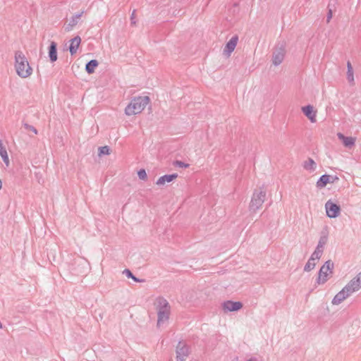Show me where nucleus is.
<instances>
[{"label": "nucleus", "instance_id": "6e6552de", "mask_svg": "<svg viewBox=\"0 0 361 361\" xmlns=\"http://www.w3.org/2000/svg\"><path fill=\"white\" fill-rule=\"evenodd\" d=\"M243 305L240 301L226 300L222 303V308L225 312H237L243 307Z\"/></svg>", "mask_w": 361, "mask_h": 361}, {"label": "nucleus", "instance_id": "1a4fd4ad", "mask_svg": "<svg viewBox=\"0 0 361 361\" xmlns=\"http://www.w3.org/2000/svg\"><path fill=\"white\" fill-rule=\"evenodd\" d=\"M238 42V36L233 35L228 42H226L224 49V54L226 56H230L231 54L234 51L237 43Z\"/></svg>", "mask_w": 361, "mask_h": 361}, {"label": "nucleus", "instance_id": "aec40b11", "mask_svg": "<svg viewBox=\"0 0 361 361\" xmlns=\"http://www.w3.org/2000/svg\"><path fill=\"white\" fill-rule=\"evenodd\" d=\"M99 66V62L96 59H92L89 61L85 65V71L88 74H92L94 73L96 68Z\"/></svg>", "mask_w": 361, "mask_h": 361}, {"label": "nucleus", "instance_id": "4468645a", "mask_svg": "<svg viewBox=\"0 0 361 361\" xmlns=\"http://www.w3.org/2000/svg\"><path fill=\"white\" fill-rule=\"evenodd\" d=\"M337 137L343 142V145L345 147H352L354 146L356 138L353 137H346L343 134L338 133Z\"/></svg>", "mask_w": 361, "mask_h": 361}, {"label": "nucleus", "instance_id": "393cba45", "mask_svg": "<svg viewBox=\"0 0 361 361\" xmlns=\"http://www.w3.org/2000/svg\"><path fill=\"white\" fill-rule=\"evenodd\" d=\"M304 167L309 171H314L316 169V163L313 159H309L304 163Z\"/></svg>", "mask_w": 361, "mask_h": 361}, {"label": "nucleus", "instance_id": "cd10ccee", "mask_svg": "<svg viewBox=\"0 0 361 361\" xmlns=\"http://www.w3.org/2000/svg\"><path fill=\"white\" fill-rule=\"evenodd\" d=\"M173 165L176 167L185 168V169L188 168L190 166L189 164L185 163L180 160H175L173 162Z\"/></svg>", "mask_w": 361, "mask_h": 361}, {"label": "nucleus", "instance_id": "7ed1b4c3", "mask_svg": "<svg viewBox=\"0 0 361 361\" xmlns=\"http://www.w3.org/2000/svg\"><path fill=\"white\" fill-rule=\"evenodd\" d=\"M89 269L88 262L85 258L78 257L73 260L70 271L73 275L83 276L87 273Z\"/></svg>", "mask_w": 361, "mask_h": 361}, {"label": "nucleus", "instance_id": "4be33fe9", "mask_svg": "<svg viewBox=\"0 0 361 361\" xmlns=\"http://www.w3.org/2000/svg\"><path fill=\"white\" fill-rule=\"evenodd\" d=\"M170 312L158 311L157 325L159 326L161 323L167 321L169 318Z\"/></svg>", "mask_w": 361, "mask_h": 361}, {"label": "nucleus", "instance_id": "f3484780", "mask_svg": "<svg viewBox=\"0 0 361 361\" xmlns=\"http://www.w3.org/2000/svg\"><path fill=\"white\" fill-rule=\"evenodd\" d=\"M70 45L68 47L69 51L71 55L75 54L77 52V50L81 43V38L80 36L77 35L72 38L70 40Z\"/></svg>", "mask_w": 361, "mask_h": 361}, {"label": "nucleus", "instance_id": "bb28decb", "mask_svg": "<svg viewBox=\"0 0 361 361\" xmlns=\"http://www.w3.org/2000/svg\"><path fill=\"white\" fill-rule=\"evenodd\" d=\"M322 255V249L320 247H318L317 250L313 252L310 259H313L316 262L320 259Z\"/></svg>", "mask_w": 361, "mask_h": 361}, {"label": "nucleus", "instance_id": "c756f323", "mask_svg": "<svg viewBox=\"0 0 361 361\" xmlns=\"http://www.w3.org/2000/svg\"><path fill=\"white\" fill-rule=\"evenodd\" d=\"M137 176H138V178L142 180H146L147 179V174L145 169H140L137 171Z\"/></svg>", "mask_w": 361, "mask_h": 361}, {"label": "nucleus", "instance_id": "9d476101", "mask_svg": "<svg viewBox=\"0 0 361 361\" xmlns=\"http://www.w3.org/2000/svg\"><path fill=\"white\" fill-rule=\"evenodd\" d=\"M301 110L310 122L315 123L317 121V111L313 106L307 105L302 106Z\"/></svg>", "mask_w": 361, "mask_h": 361}, {"label": "nucleus", "instance_id": "20e7f679", "mask_svg": "<svg viewBox=\"0 0 361 361\" xmlns=\"http://www.w3.org/2000/svg\"><path fill=\"white\" fill-rule=\"evenodd\" d=\"M333 267L334 264L331 261H327L321 267L318 276V283H324L327 281L328 278L332 274Z\"/></svg>", "mask_w": 361, "mask_h": 361}, {"label": "nucleus", "instance_id": "f8f14e48", "mask_svg": "<svg viewBox=\"0 0 361 361\" xmlns=\"http://www.w3.org/2000/svg\"><path fill=\"white\" fill-rule=\"evenodd\" d=\"M48 55L49 61L51 63H54L57 61L58 55H57V43L51 41L49 47H48Z\"/></svg>", "mask_w": 361, "mask_h": 361}, {"label": "nucleus", "instance_id": "39448f33", "mask_svg": "<svg viewBox=\"0 0 361 361\" xmlns=\"http://www.w3.org/2000/svg\"><path fill=\"white\" fill-rule=\"evenodd\" d=\"M264 191L260 190V192H255L250 204V210L252 212H255L256 210H257L264 202Z\"/></svg>", "mask_w": 361, "mask_h": 361}, {"label": "nucleus", "instance_id": "c85d7f7f", "mask_svg": "<svg viewBox=\"0 0 361 361\" xmlns=\"http://www.w3.org/2000/svg\"><path fill=\"white\" fill-rule=\"evenodd\" d=\"M316 264H317V262L315 261L310 259L305 266V271H311L312 269H313L314 268V267L316 266Z\"/></svg>", "mask_w": 361, "mask_h": 361}, {"label": "nucleus", "instance_id": "7c9ffc66", "mask_svg": "<svg viewBox=\"0 0 361 361\" xmlns=\"http://www.w3.org/2000/svg\"><path fill=\"white\" fill-rule=\"evenodd\" d=\"M23 126L25 129L32 131L36 135L37 134V130L33 126H31L28 123H24Z\"/></svg>", "mask_w": 361, "mask_h": 361}, {"label": "nucleus", "instance_id": "a878e982", "mask_svg": "<svg viewBox=\"0 0 361 361\" xmlns=\"http://www.w3.org/2000/svg\"><path fill=\"white\" fill-rule=\"evenodd\" d=\"M111 153V149L109 146L105 145L102 147H99L98 148V155L102 157L103 155H109Z\"/></svg>", "mask_w": 361, "mask_h": 361}, {"label": "nucleus", "instance_id": "4c0bfd02", "mask_svg": "<svg viewBox=\"0 0 361 361\" xmlns=\"http://www.w3.org/2000/svg\"><path fill=\"white\" fill-rule=\"evenodd\" d=\"M3 328V324L1 323V322L0 321V329Z\"/></svg>", "mask_w": 361, "mask_h": 361}, {"label": "nucleus", "instance_id": "72a5a7b5", "mask_svg": "<svg viewBox=\"0 0 361 361\" xmlns=\"http://www.w3.org/2000/svg\"><path fill=\"white\" fill-rule=\"evenodd\" d=\"M135 10H133V11L131 14V16H130L131 24H135Z\"/></svg>", "mask_w": 361, "mask_h": 361}, {"label": "nucleus", "instance_id": "b1692460", "mask_svg": "<svg viewBox=\"0 0 361 361\" xmlns=\"http://www.w3.org/2000/svg\"><path fill=\"white\" fill-rule=\"evenodd\" d=\"M123 274H125L127 278L132 279L135 282L142 283L145 281V279L136 277L128 269H124Z\"/></svg>", "mask_w": 361, "mask_h": 361}, {"label": "nucleus", "instance_id": "0eeeda50", "mask_svg": "<svg viewBox=\"0 0 361 361\" xmlns=\"http://www.w3.org/2000/svg\"><path fill=\"white\" fill-rule=\"evenodd\" d=\"M325 209L326 215L329 218L337 217L339 215L341 211L340 207L334 202H332L331 200H329L326 202L325 204Z\"/></svg>", "mask_w": 361, "mask_h": 361}, {"label": "nucleus", "instance_id": "ddd939ff", "mask_svg": "<svg viewBox=\"0 0 361 361\" xmlns=\"http://www.w3.org/2000/svg\"><path fill=\"white\" fill-rule=\"evenodd\" d=\"M338 177H333L329 175H323L321 176L319 180L317 182V188H322L325 187L328 183H334L335 180H338Z\"/></svg>", "mask_w": 361, "mask_h": 361}, {"label": "nucleus", "instance_id": "9b49d317", "mask_svg": "<svg viewBox=\"0 0 361 361\" xmlns=\"http://www.w3.org/2000/svg\"><path fill=\"white\" fill-rule=\"evenodd\" d=\"M285 54L286 51L283 47L276 48L273 54L272 63L274 65L280 64L284 59Z\"/></svg>", "mask_w": 361, "mask_h": 361}, {"label": "nucleus", "instance_id": "dca6fc26", "mask_svg": "<svg viewBox=\"0 0 361 361\" xmlns=\"http://www.w3.org/2000/svg\"><path fill=\"white\" fill-rule=\"evenodd\" d=\"M177 177H178L177 173L166 174V175H164V176L159 177L157 180L156 184L157 185H163L166 183L172 182L175 179H176Z\"/></svg>", "mask_w": 361, "mask_h": 361}, {"label": "nucleus", "instance_id": "423d86ee", "mask_svg": "<svg viewBox=\"0 0 361 361\" xmlns=\"http://www.w3.org/2000/svg\"><path fill=\"white\" fill-rule=\"evenodd\" d=\"M176 361H185L189 355V347L184 341H179L176 348Z\"/></svg>", "mask_w": 361, "mask_h": 361}, {"label": "nucleus", "instance_id": "e433bc0d", "mask_svg": "<svg viewBox=\"0 0 361 361\" xmlns=\"http://www.w3.org/2000/svg\"><path fill=\"white\" fill-rule=\"evenodd\" d=\"M1 188H2V181H1V180L0 179V190L1 189Z\"/></svg>", "mask_w": 361, "mask_h": 361}, {"label": "nucleus", "instance_id": "6ab92c4d", "mask_svg": "<svg viewBox=\"0 0 361 361\" xmlns=\"http://www.w3.org/2000/svg\"><path fill=\"white\" fill-rule=\"evenodd\" d=\"M84 11L73 15L69 20L68 24L65 27L66 31H71L78 23V19L82 16Z\"/></svg>", "mask_w": 361, "mask_h": 361}, {"label": "nucleus", "instance_id": "c9c22d12", "mask_svg": "<svg viewBox=\"0 0 361 361\" xmlns=\"http://www.w3.org/2000/svg\"><path fill=\"white\" fill-rule=\"evenodd\" d=\"M247 361H258V360L256 358L252 357V358L247 360Z\"/></svg>", "mask_w": 361, "mask_h": 361}, {"label": "nucleus", "instance_id": "2f4dec72", "mask_svg": "<svg viewBox=\"0 0 361 361\" xmlns=\"http://www.w3.org/2000/svg\"><path fill=\"white\" fill-rule=\"evenodd\" d=\"M0 156L1 157L3 161L8 166L9 165V159H8L7 152L5 153H3V154H1Z\"/></svg>", "mask_w": 361, "mask_h": 361}, {"label": "nucleus", "instance_id": "412c9836", "mask_svg": "<svg viewBox=\"0 0 361 361\" xmlns=\"http://www.w3.org/2000/svg\"><path fill=\"white\" fill-rule=\"evenodd\" d=\"M360 287L361 283L359 281H357V278H355L353 280H351L350 283L345 286V288H349V292L350 293L359 290Z\"/></svg>", "mask_w": 361, "mask_h": 361}, {"label": "nucleus", "instance_id": "5701e85b", "mask_svg": "<svg viewBox=\"0 0 361 361\" xmlns=\"http://www.w3.org/2000/svg\"><path fill=\"white\" fill-rule=\"evenodd\" d=\"M347 80L350 84L354 82V71L352 64L350 61L347 62Z\"/></svg>", "mask_w": 361, "mask_h": 361}, {"label": "nucleus", "instance_id": "f257e3e1", "mask_svg": "<svg viewBox=\"0 0 361 361\" xmlns=\"http://www.w3.org/2000/svg\"><path fill=\"white\" fill-rule=\"evenodd\" d=\"M15 68L16 73L22 78L29 77L32 73V68L21 51L15 52Z\"/></svg>", "mask_w": 361, "mask_h": 361}, {"label": "nucleus", "instance_id": "a211bd4d", "mask_svg": "<svg viewBox=\"0 0 361 361\" xmlns=\"http://www.w3.org/2000/svg\"><path fill=\"white\" fill-rule=\"evenodd\" d=\"M157 310L170 312V305L169 302L163 297H159L157 299Z\"/></svg>", "mask_w": 361, "mask_h": 361}, {"label": "nucleus", "instance_id": "f03ea898", "mask_svg": "<svg viewBox=\"0 0 361 361\" xmlns=\"http://www.w3.org/2000/svg\"><path fill=\"white\" fill-rule=\"evenodd\" d=\"M149 102L150 98L148 96L135 97L126 107L125 114L128 116L140 114Z\"/></svg>", "mask_w": 361, "mask_h": 361}, {"label": "nucleus", "instance_id": "f704fd0d", "mask_svg": "<svg viewBox=\"0 0 361 361\" xmlns=\"http://www.w3.org/2000/svg\"><path fill=\"white\" fill-rule=\"evenodd\" d=\"M356 278L357 279V281H359L361 283V272L357 276Z\"/></svg>", "mask_w": 361, "mask_h": 361}, {"label": "nucleus", "instance_id": "2eb2a0df", "mask_svg": "<svg viewBox=\"0 0 361 361\" xmlns=\"http://www.w3.org/2000/svg\"><path fill=\"white\" fill-rule=\"evenodd\" d=\"M351 293L349 292V288H344L334 298L333 303L338 305L348 297Z\"/></svg>", "mask_w": 361, "mask_h": 361}, {"label": "nucleus", "instance_id": "473e14b6", "mask_svg": "<svg viewBox=\"0 0 361 361\" xmlns=\"http://www.w3.org/2000/svg\"><path fill=\"white\" fill-rule=\"evenodd\" d=\"M6 148L3 146V143L1 140H0V155L3 154V153L6 152Z\"/></svg>", "mask_w": 361, "mask_h": 361}]
</instances>
